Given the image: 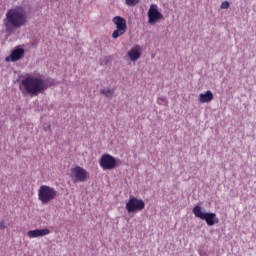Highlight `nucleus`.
<instances>
[{
	"label": "nucleus",
	"mask_w": 256,
	"mask_h": 256,
	"mask_svg": "<svg viewBox=\"0 0 256 256\" xmlns=\"http://www.w3.org/2000/svg\"><path fill=\"white\" fill-rule=\"evenodd\" d=\"M100 94L105 96L106 98H111L114 94V90H111L109 88L107 89H101Z\"/></svg>",
	"instance_id": "14"
},
{
	"label": "nucleus",
	"mask_w": 256,
	"mask_h": 256,
	"mask_svg": "<svg viewBox=\"0 0 256 256\" xmlns=\"http://www.w3.org/2000/svg\"><path fill=\"white\" fill-rule=\"evenodd\" d=\"M43 130H44V132L51 131V125L44 126Z\"/></svg>",
	"instance_id": "19"
},
{
	"label": "nucleus",
	"mask_w": 256,
	"mask_h": 256,
	"mask_svg": "<svg viewBox=\"0 0 256 256\" xmlns=\"http://www.w3.org/2000/svg\"><path fill=\"white\" fill-rule=\"evenodd\" d=\"M145 209V203L142 199L131 196L126 203V210L128 213H138Z\"/></svg>",
	"instance_id": "6"
},
{
	"label": "nucleus",
	"mask_w": 256,
	"mask_h": 256,
	"mask_svg": "<svg viewBox=\"0 0 256 256\" xmlns=\"http://www.w3.org/2000/svg\"><path fill=\"white\" fill-rule=\"evenodd\" d=\"M100 167L103 171H111L117 167V160L110 154H103L99 160Z\"/></svg>",
	"instance_id": "7"
},
{
	"label": "nucleus",
	"mask_w": 256,
	"mask_h": 256,
	"mask_svg": "<svg viewBox=\"0 0 256 256\" xmlns=\"http://www.w3.org/2000/svg\"><path fill=\"white\" fill-rule=\"evenodd\" d=\"M113 23L117 26V30H115L113 33H118V31H126V20L120 16H116L113 18Z\"/></svg>",
	"instance_id": "12"
},
{
	"label": "nucleus",
	"mask_w": 256,
	"mask_h": 256,
	"mask_svg": "<svg viewBox=\"0 0 256 256\" xmlns=\"http://www.w3.org/2000/svg\"><path fill=\"white\" fill-rule=\"evenodd\" d=\"M157 103L160 106H167L168 105L167 99L165 97H159L158 100H157Z\"/></svg>",
	"instance_id": "16"
},
{
	"label": "nucleus",
	"mask_w": 256,
	"mask_h": 256,
	"mask_svg": "<svg viewBox=\"0 0 256 256\" xmlns=\"http://www.w3.org/2000/svg\"><path fill=\"white\" fill-rule=\"evenodd\" d=\"M149 23L152 25L159 21V19H163V15L158 11V6L156 4H152L148 11Z\"/></svg>",
	"instance_id": "10"
},
{
	"label": "nucleus",
	"mask_w": 256,
	"mask_h": 256,
	"mask_svg": "<svg viewBox=\"0 0 256 256\" xmlns=\"http://www.w3.org/2000/svg\"><path fill=\"white\" fill-rule=\"evenodd\" d=\"M51 234V230L49 228L44 229H35L28 231V237L31 239L39 238V237H45Z\"/></svg>",
	"instance_id": "11"
},
{
	"label": "nucleus",
	"mask_w": 256,
	"mask_h": 256,
	"mask_svg": "<svg viewBox=\"0 0 256 256\" xmlns=\"http://www.w3.org/2000/svg\"><path fill=\"white\" fill-rule=\"evenodd\" d=\"M193 214L196 218L205 221L209 227H212L219 223V218L214 212H204L203 208L199 205H196L193 208Z\"/></svg>",
	"instance_id": "4"
},
{
	"label": "nucleus",
	"mask_w": 256,
	"mask_h": 256,
	"mask_svg": "<svg viewBox=\"0 0 256 256\" xmlns=\"http://www.w3.org/2000/svg\"><path fill=\"white\" fill-rule=\"evenodd\" d=\"M53 86H55L54 80L44 79L42 75H39V76L27 75L22 79L19 89L23 95H30L32 97H37Z\"/></svg>",
	"instance_id": "1"
},
{
	"label": "nucleus",
	"mask_w": 256,
	"mask_h": 256,
	"mask_svg": "<svg viewBox=\"0 0 256 256\" xmlns=\"http://www.w3.org/2000/svg\"><path fill=\"white\" fill-rule=\"evenodd\" d=\"M27 23V12L22 7L11 9L6 13L4 25L7 31H15Z\"/></svg>",
	"instance_id": "2"
},
{
	"label": "nucleus",
	"mask_w": 256,
	"mask_h": 256,
	"mask_svg": "<svg viewBox=\"0 0 256 256\" xmlns=\"http://www.w3.org/2000/svg\"><path fill=\"white\" fill-rule=\"evenodd\" d=\"M7 229V223L5 221H0V230H5Z\"/></svg>",
	"instance_id": "17"
},
{
	"label": "nucleus",
	"mask_w": 256,
	"mask_h": 256,
	"mask_svg": "<svg viewBox=\"0 0 256 256\" xmlns=\"http://www.w3.org/2000/svg\"><path fill=\"white\" fill-rule=\"evenodd\" d=\"M25 57V49L21 46H16L10 56L6 57V61H12V63H16V61H21Z\"/></svg>",
	"instance_id": "8"
},
{
	"label": "nucleus",
	"mask_w": 256,
	"mask_h": 256,
	"mask_svg": "<svg viewBox=\"0 0 256 256\" xmlns=\"http://www.w3.org/2000/svg\"><path fill=\"white\" fill-rule=\"evenodd\" d=\"M120 35H122V33H113L112 37L113 39H117V37H120Z\"/></svg>",
	"instance_id": "20"
},
{
	"label": "nucleus",
	"mask_w": 256,
	"mask_h": 256,
	"mask_svg": "<svg viewBox=\"0 0 256 256\" xmlns=\"http://www.w3.org/2000/svg\"><path fill=\"white\" fill-rule=\"evenodd\" d=\"M229 7H230V4L227 1L223 2L221 5V9H229Z\"/></svg>",
	"instance_id": "18"
},
{
	"label": "nucleus",
	"mask_w": 256,
	"mask_h": 256,
	"mask_svg": "<svg viewBox=\"0 0 256 256\" xmlns=\"http://www.w3.org/2000/svg\"><path fill=\"white\" fill-rule=\"evenodd\" d=\"M125 2L128 7H135V5H138L140 0H125Z\"/></svg>",
	"instance_id": "15"
},
{
	"label": "nucleus",
	"mask_w": 256,
	"mask_h": 256,
	"mask_svg": "<svg viewBox=\"0 0 256 256\" xmlns=\"http://www.w3.org/2000/svg\"><path fill=\"white\" fill-rule=\"evenodd\" d=\"M141 55H142L141 46L135 45L127 52L125 57L129 61L135 62V61H138V59H140Z\"/></svg>",
	"instance_id": "9"
},
{
	"label": "nucleus",
	"mask_w": 256,
	"mask_h": 256,
	"mask_svg": "<svg viewBox=\"0 0 256 256\" xmlns=\"http://www.w3.org/2000/svg\"><path fill=\"white\" fill-rule=\"evenodd\" d=\"M59 197V192L49 185H41L38 190V200L42 205H48Z\"/></svg>",
	"instance_id": "3"
},
{
	"label": "nucleus",
	"mask_w": 256,
	"mask_h": 256,
	"mask_svg": "<svg viewBox=\"0 0 256 256\" xmlns=\"http://www.w3.org/2000/svg\"><path fill=\"white\" fill-rule=\"evenodd\" d=\"M213 99H214V96L210 90L206 91L205 93H201L199 95V101L202 104L210 103L211 101H213Z\"/></svg>",
	"instance_id": "13"
},
{
	"label": "nucleus",
	"mask_w": 256,
	"mask_h": 256,
	"mask_svg": "<svg viewBox=\"0 0 256 256\" xmlns=\"http://www.w3.org/2000/svg\"><path fill=\"white\" fill-rule=\"evenodd\" d=\"M70 172V177L73 179L74 183H83L90 178V174L87 172V170L80 166L71 168Z\"/></svg>",
	"instance_id": "5"
}]
</instances>
